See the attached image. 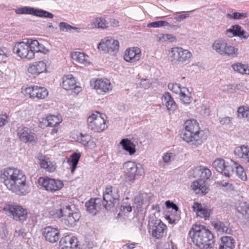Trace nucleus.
<instances>
[{"mask_svg":"<svg viewBox=\"0 0 249 249\" xmlns=\"http://www.w3.org/2000/svg\"><path fill=\"white\" fill-rule=\"evenodd\" d=\"M0 177L8 189L18 195H26L28 192L26 177L20 170L5 169L0 172Z\"/></svg>","mask_w":249,"mask_h":249,"instance_id":"f257e3e1","label":"nucleus"},{"mask_svg":"<svg viewBox=\"0 0 249 249\" xmlns=\"http://www.w3.org/2000/svg\"><path fill=\"white\" fill-rule=\"evenodd\" d=\"M189 235L193 243L200 249H211L214 245L213 234L203 225H194Z\"/></svg>","mask_w":249,"mask_h":249,"instance_id":"f03ea898","label":"nucleus"},{"mask_svg":"<svg viewBox=\"0 0 249 249\" xmlns=\"http://www.w3.org/2000/svg\"><path fill=\"white\" fill-rule=\"evenodd\" d=\"M184 129L182 130L181 137L182 139L193 146H197L203 143L201 135L202 131L196 120H189L184 123Z\"/></svg>","mask_w":249,"mask_h":249,"instance_id":"7ed1b4c3","label":"nucleus"},{"mask_svg":"<svg viewBox=\"0 0 249 249\" xmlns=\"http://www.w3.org/2000/svg\"><path fill=\"white\" fill-rule=\"evenodd\" d=\"M56 217L61 218V221L66 226L72 227L79 220L80 214L74 204L63 203L55 213Z\"/></svg>","mask_w":249,"mask_h":249,"instance_id":"20e7f679","label":"nucleus"},{"mask_svg":"<svg viewBox=\"0 0 249 249\" xmlns=\"http://www.w3.org/2000/svg\"><path fill=\"white\" fill-rule=\"evenodd\" d=\"M212 48L216 53L229 57H237L238 49L230 44L228 40L223 38L215 39L212 45Z\"/></svg>","mask_w":249,"mask_h":249,"instance_id":"39448f33","label":"nucleus"},{"mask_svg":"<svg viewBox=\"0 0 249 249\" xmlns=\"http://www.w3.org/2000/svg\"><path fill=\"white\" fill-rule=\"evenodd\" d=\"M168 56L172 64L178 65H185L190 62L192 53L188 50L176 47L169 51Z\"/></svg>","mask_w":249,"mask_h":249,"instance_id":"423d86ee","label":"nucleus"},{"mask_svg":"<svg viewBox=\"0 0 249 249\" xmlns=\"http://www.w3.org/2000/svg\"><path fill=\"white\" fill-rule=\"evenodd\" d=\"M125 181L133 183L140 176L144 173L142 165L135 162L128 161L125 162L123 165Z\"/></svg>","mask_w":249,"mask_h":249,"instance_id":"0eeeda50","label":"nucleus"},{"mask_svg":"<svg viewBox=\"0 0 249 249\" xmlns=\"http://www.w3.org/2000/svg\"><path fill=\"white\" fill-rule=\"evenodd\" d=\"M106 116L97 112L90 115L87 119L88 127L89 129L97 132H100L107 128L105 122Z\"/></svg>","mask_w":249,"mask_h":249,"instance_id":"6e6552de","label":"nucleus"},{"mask_svg":"<svg viewBox=\"0 0 249 249\" xmlns=\"http://www.w3.org/2000/svg\"><path fill=\"white\" fill-rule=\"evenodd\" d=\"M3 210L9 216L17 221H23L27 218V210L22 207L15 204H6L3 207Z\"/></svg>","mask_w":249,"mask_h":249,"instance_id":"1a4fd4ad","label":"nucleus"},{"mask_svg":"<svg viewBox=\"0 0 249 249\" xmlns=\"http://www.w3.org/2000/svg\"><path fill=\"white\" fill-rule=\"evenodd\" d=\"M119 197L117 191H113L112 186H107L103 193L101 202L102 206L107 210H110L115 206Z\"/></svg>","mask_w":249,"mask_h":249,"instance_id":"9d476101","label":"nucleus"},{"mask_svg":"<svg viewBox=\"0 0 249 249\" xmlns=\"http://www.w3.org/2000/svg\"><path fill=\"white\" fill-rule=\"evenodd\" d=\"M232 164L233 165L232 160L226 162L223 159L221 158L215 159L213 164V167L217 172H220L227 177H230L233 175Z\"/></svg>","mask_w":249,"mask_h":249,"instance_id":"9b49d317","label":"nucleus"},{"mask_svg":"<svg viewBox=\"0 0 249 249\" xmlns=\"http://www.w3.org/2000/svg\"><path fill=\"white\" fill-rule=\"evenodd\" d=\"M38 182L40 186L50 192L59 190L64 186L63 182L60 180L42 177L38 179Z\"/></svg>","mask_w":249,"mask_h":249,"instance_id":"f8f14e48","label":"nucleus"},{"mask_svg":"<svg viewBox=\"0 0 249 249\" xmlns=\"http://www.w3.org/2000/svg\"><path fill=\"white\" fill-rule=\"evenodd\" d=\"M22 92L30 98L35 99H44L48 95L47 89L44 87L30 86L22 89Z\"/></svg>","mask_w":249,"mask_h":249,"instance_id":"ddd939ff","label":"nucleus"},{"mask_svg":"<svg viewBox=\"0 0 249 249\" xmlns=\"http://www.w3.org/2000/svg\"><path fill=\"white\" fill-rule=\"evenodd\" d=\"M13 51L18 56L21 58L32 59L34 58L32 51H30L29 46L26 42H20L16 44L13 48Z\"/></svg>","mask_w":249,"mask_h":249,"instance_id":"4468645a","label":"nucleus"},{"mask_svg":"<svg viewBox=\"0 0 249 249\" xmlns=\"http://www.w3.org/2000/svg\"><path fill=\"white\" fill-rule=\"evenodd\" d=\"M99 50L105 52H114L118 50L119 47V42L112 38L103 39L98 46Z\"/></svg>","mask_w":249,"mask_h":249,"instance_id":"2eb2a0df","label":"nucleus"},{"mask_svg":"<svg viewBox=\"0 0 249 249\" xmlns=\"http://www.w3.org/2000/svg\"><path fill=\"white\" fill-rule=\"evenodd\" d=\"M149 228L152 227V235L157 239H160L163 235L166 226L160 219H152L149 222Z\"/></svg>","mask_w":249,"mask_h":249,"instance_id":"dca6fc26","label":"nucleus"},{"mask_svg":"<svg viewBox=\"0 0 249 249\" xmlns=\"http://www.w3.org/2000/svg\"><path fill=\"white\" fill-rule=\"evenodd\" d=\"M43 235L47 241L54 243L59 240L60 232L57 228L48 226L43 229Z\"/></svg>","mask_w":249,"mask_h":249,"instance_id":"f3484780","label":"nucleus"},{"mask_svg":"<svg viewBox=\"0 0 249 249\" xmlns=\"http://www.w3.org/2000/svg\"><path fill=\"white\" fill-rule=\"evenodd\" d=\"M91 86L99 93L107 92L111 89V84L107 79H98L91 83Z\"/></svg>","mask_w":249,"mask_h":249,"instance_id":"a211bd4d","label":"nucleus"},{"mask_svg":"<svg viewBox=\"0 0 249 249\" xmlns=\"http://www.w3.org/2000/svg\"><path fill=\"white\" fill-rule=\"evenodd\" d=\"M62 86L67 90H73L75 93H79L81 91V88L76 86V80L71 74L64 75L63 77Z\"/></svg>","mask_w":249,"mask_h":249,"instance_id":"6ab92c4d","label":"nucleus"},{"mask_svg":"<svg viewBox=\"0 0 249 249\" xmlns=\"http://www.w3.org/2000/svg\"><path fill=\"white\" fill-rule=\"evenodd\" d=\"M224 34L229 37L236 36L243 37L245 39H247L249 36V34L243 30L239 25L231 26V28L225 31Z\"/></svg>","mask_w":249,"mask_h":249,"instance_id":"aec40b11","label":"nucleus"},{"mask_svg":"<svg viewBox=\"0 0 249 249\" xmlns=\"http://www.w3.org/2000/svg\"><path fill=\"white\" fill-rule=\"evenodd\" d=\"M60 249H76L78 246L77 238L67 235L62 237L59 242Z\"/></svg>","mask_w":249,"mask_h":249,"instance_id":"412c9836","label":"nucleus"},{"mask_svg":"<svg viewBox=\"0 0 249 249\" xmlns=\"http://www.w3.org/2000/svg\"><path fill=\"white\" fill-rule=\"evenodd\" d=\"M18 136L20 140L25 142H35L37 140L36 135L32 133L30 129L26 127L19 130Z\"/></svg>","mask_w":249,"mask_h":249,"instance_id":"4be33fe9","label":"nucleus"},{"mask_svg":"<svg viewBox=\"0 0 249 249\" xmlns=\"http://www.w3.org/2000/svg\"><path fill=\"white\" fill-rule=\"evenodd\" d=\"M101 202L102 198H91L85 203L87 211L95 215L101 209V206H102Z\"/></svg>","mask_w":249,"mask_h":249,"instance_id":"5701e85b","label":"nucleus"},{"mask_svg":"<svg viewBox=\"0 0 249 249\" xmlns=\"http://www.w3.org/2000/svg\"><path fill=\"white\" fill-rule=\"evenodd\" d=\"M125 61L130 62H135L138 61L141 57V50L138 48L127 49L124 55Z\"/></svg>","mask_w":249,"mask_h":249,"instance_id":"b1692460","label":"nucleus"},{"mask_svg":"<svg viewBox=\"0 0 249 249\" xmlns=\"http://www.w3.org/2000/svg\"><path fill=\"white\" fill-rule=\"evenodd\" d=\"M191 187L196 194L201 196L206 195L209 191L206 181L203 179H198L194 181Z\"/></svg>","mask_w":249,"mask_h":249,"instance_id":"393cba45","label":"nucleus"},{"mask_svg":"<svg viewBox=\"0 0 249 249\" xmlns=\"http://www.w3.org/2000/svg\"><path fill=\"white\" fill-rule=\"evenodd\" d=\"M234 153L236 158L241 161L245 163L249 162V146L237 147L234 149Z\"/></svg>","mask_w":249,"mask_h":249,"instance_id":"a878e982","label":"nucleus"},{"mask_svg":"<svg viewBox=\"0 0 249 249\" xmlns=\"http://www.w3.org/2000/svg\"><path fill=\"white\" fill-rule=\"evenodd\" d=\"M193 211L196 212V214L201 217H204L205 219L209 218L211 214V210L205 207H203L200 204L197 202L194 203L192 206Z\"/></svg>","mask_w":249,"mask_h":249,"instance_id":"bb28decb","label":"nucleus"},{"mask_svg":"<svg viewBox=\"0 0 249 249\" xmlns=\"http://www.w3.org/2000/svg\"><path fill=\"white\" fill-rule=\"evenodd\" d=\"M162 104L169 111H174L176 107V104L169 92H165L161 98Z\"/></svg>","mask_w":249,"mask_h":249,"instance_id":"cd10ccee","label":"nucleus"},{"mask_svg":"<svg viewBox=\"0 0 249 249\" xmlns=\"http://www.w3.org/2000/svg\"><path fill=\"white\" fill-rule=\"evenodd\" d=\"M46 71V65L43 61H39L36 64L29 66L28 71L29 73L38 75Z\"/></svg>","mask_w":249,"mask_h":249,"instance_id":"c85d7f7f","label":"nucleus"},{"mask_svg":"<svg viewBox=\"0 0 249 249\" xmlns=\"http://www.w3.org/2000/svg\"><path fill=\"white\" fill-rule=\"evenodd\" d=\"M215 230L220 233H230L231 231L229 227V224L227 222H222L220 221H213L212 223Z\"/></svg>","mask_w":249,"mask_h":249,"instance_id":"c756f323","label":"nucleus"},{"mask_svg":"<svg viewBox=\"0 0 249 249\" xmlns=\"http://www.w3.org/2000/svg\"><path fill=\"white\" fill-rule=\"evenodd\" d=\"M237 211L249 220V204L246 201H239L236 206Z\"/></svg>","mask_w":249,"mask_h":249,"instance_id":"7c9ffc66","label":"nucleus"},{"mask_svg":"<svg viewBox=\"0 0 249 249\" xmlns=\"http://www.w3.org/2000/svg\"><path fill=\"white\" fill-rule=\"evenodd\" d=\"M234 247V240L230 236H223L219 249H233Z\"/></svg>","mask_w":249,"mask_h":249,"instance_id":"2f4dec72","label":"nucleus"},{"mask_svg":"<svg viewBox=\"0 0 249 249\" xmlns=\"http://www.w3.org/2000/svg\"><path fill=\"white\" fill-rule=\"evenodd\" d=\"M72 59L77 63L88 65L89 63L87 60V56L84 53L74 52L71 54Z\"/></svg>","mask_w":249,"mask_h":249,"instance_id":"473e14b6","label":"nucleus"},{"mask_svg":"<svg viewBox=\"0 0 249 249\" xmlns=\"http://www.w3.org/2000/svg\"><path fill=\"white\" fill-rule=\"evenodd\" d=\"M120 144L124 150L129 152L130 155L134 154L136 152L135 145L130 140L127 139H122Z\"/></svg>","mask_w":249,"mask_h":249,"instance_id":"72a5a7b5","label":"nucleus"},{"mask_svg":"<svg viewBox=\"0 0 249 249\" xmlns=\"http://www.w3.org/2000/svg\"><path fill=\"white\" fill-rule=\"evenodd\" d=\"M80 156V153L75 152L73 153L70 158L67 160V162L71 166V171L72 173H74L77 167Z\"/></svg>","mask_w":249,"mask_h":249,"instance_id":"f704fd0d","label":"nucleus"},{"mask_svg":"<svg viewBox=\"0 0 249 249\" xmlns=\"http://www.w3.org/2000/svg\"><path fill=\"white\" fill-rule=\"evenodd\" d=\"M233 174H234V170L235 169V174L239 178L243 181L247 180V177L244 170L242 166L238 164L237 162L233 161Z\"/></svg>","mask_w":249,"mask_h":249,"instance_id":"c9c22d12","label":"nucleus"},{"mask_svg":"<svg viewBox=\"0 0 249 249\" xmlns=\"http://www.w3.org/2000/svg\"><path fill=\"white\" fill-rule=\"evenodd\" d=\"M233 70L241 74L249 75V66L247 64L242 63H236L232 64Z\"/></svg>","mask_w":249,"mask_h":249,"instance_id":"e433bc0d","label":"nucleus"},{"mask_svg":"<svg viewBox=\"0 0 249 249\" xmlns=\"http://www.w3.org/2000/svg\"><path fill=\"white\" fill-rule=\"evenodd\" d=\"M179 95L180 100L184 104L188 105L192 101V97L191 96L188 89L185 87H183L182 92Z\"/></svg>","mask_w":249,"mask_h":249,"instance_id":"4c0bfd02","label":"nucleus"},{"mask_svg":"<svg viewBox=\"0 0 249 249\" xmlns=\"http://www.w3.org/2000/svg\"><path fill=\"white\" fill-rule=\"evenodd\" d=\"M92 25L95 27L101 29H106L108 27V22L105 18L103 17L95 18L91 22Z\"/></svg>","mask_w":249,"mask_h":249,"instance_id":"58836bf2","label":"nucleus"},{"mask_svg":"<svg viewBox=\"0 0 249 249\" xmlns=\"http://www.w3.org/2000/svg\"><path fill=\"white\" fill-rule=\"evenodd\" d=\"M156 40L158 42H173L176 41V37L171 34H160L157 35Z\"/></svg>","mask_w":249,"mask_h":249,"instance_id":"ea45409f","label":"nucleus"},{"mask_svg":"<svg viewBox=\"0 0 249 249\" xmlns=\"http://www.w3.org/2000/svg\"><path fill=\"white\" fill-rule=\"evenodd\" d=\"M62 120L61 118L54 115H49L46 118V121L48 122L47 126L51 127H56L59 125Z\"/></svg>","mask_w":249,"mask_h":249,"instance_id":"a19ab883","label":"nucleus"},{"mask_svg":"<svg viewBox=\"0 0 249 249\" xmlns=\"http://www.w3.org/2000/svg\"><path fill=\"white\" fill-rule=\"evenodd\" d=\"M40 165L41 168L44 169L49 172H53L55 170V166L50 161L47 160H42L40 162Z\"/></svg>","mask_w":249,"mask_h":249,"instance_id":"79ce46f5","label":"nucleus"},{"mask_svg":"<svg viewBox=\"0 0 249 249\" xmlns=\"http://www.w3.org/2000/svg\"><path fill=\"white\" fill-rule=\"evenodd\" d=\"M34 16L40 18H53L54 17V15L52 13L42 9L37 8H35Z\"/></svg>","mask_w":249,"mask_h":249,"instance_id":"37998d69","label":"nucleus"},{"mask_svg":"<svg viewBox=\"0 0 249 249\" xmlns=\"http://www.w3.org/2000/svg\"><path fill=\"white\" fill-rule=\"evenodd\" d=\"M35 11V8L26 6L18 8L15 10V12L17 14H28L32 15L33 16L34 15Z\"/></svg>","mask_w":249,"mask_h":249,"instance_id":"c03bdc74","label":"nucleus"},{"mask_svg":"<svg viewBox=\"0 0 249 249\" xmlns=\"http://www.w3.org/2000/svg\"><path fill=\"white\" fill-rule=\"evenodd\" d=\"M170 208L172 209V210L174 211V213L175 214L173 215L172 214L168 215H166V218L167 220H168L169 223H175L176 221L179 220V215L178 214V208L176 209L172 206V207Z\"/></svg>","mask_w":249,"mask_h":249,"instance_id":"a18cd8bd","label":"nucleus"},{"mask_svg":"<svg viewBox=\"0 0 249 249\" xmlns=\"http://www.w3.org/2000/svg\"><path fill=\"white\" fill-rule=\"evenodd\" d=\"M237 116L239 118L247 119L249 120V109L248 107H240L237 110Z\"/></svg>","mask_w":249,"mask_h":249,"instance_id":"49530a36","label":"nucleus"},{"mask_svg":"<svg viewBox=\"0 0 249 249\" xmlns=\"http://www.w3.org/2000/svg\"><path fill=\"white\" fill-rule=\"evenodd\" d=\"M199 171L200 172V179L205 180L210 178L211 176V171L207 167L200 166Z\"/></svg>","mask_w":249,"mask_h":249,"instance_id":"de8ad7c7","label":"nucleus"},{"mask_svg":"<svg viewBox=\"0 0 249 249\" xmlns=\"http://www.w3.org/2000/svg\"><path fill=\"white\" fill-rule=\"evenodd\" d=\"M248 16L247 13H238L234 12L232 14H227L226 18L233 19H240L243 18H246Z\"/></svg>","mask_w":249,"mask_h":249,"instance_id":"09e8293b","label":"nucleus"},{"mask_svg":"<svg viewBox=\"0 0 249 249\" xmlns=\"http://www.w3.org/2000/svg\"><path fill=\"white\" fill-rule=\"evenodd\" d=\"M27 44L29 46L30 51H32L33 53L35 55V53L36 52L39 42L36 40H33L32 39H28L27 41Z\"/></svg>","mask_w":249,"mask_h":249,"instance_id":"8fccbe9b","label":"nucleus"},{"mask_svg":"<svg viewBox=\"0 0 249 249\" xmlns=\"http://www.w3.org/2000/svg\"><path fill=\"white\" fill-rule=\"evenodd\" d=\"M91 137L89 135L85 133L83 134L81 133L80 137L78 138V141H80L83 145L87 146L90 142Z\"/></svg>","mask_w":249,"mask_h":249,"instance_id":"3c124183","label":"nucleus"},{"mask_svg":"<svg viewBox=\"0 0 249 249\" xmlns=\"http://www.w3.org/2000/svg\"><path fill=\"white\" fill-rule=\"evenodd\" d=\"M9 49L4 46H0V62L9 57Z\"/></svg>","mask_w":249,"mask_h":249,"instance_id":"603ef678","label":"nucleus"},{"mask_svg":"<svg viewBox=\"0 0 249 249\" xmlns=\"http://www.w3.org/2000/svg\"><path fill=\"white\" fill-rule=\"evenodd\" d=\"M168 89L175 93L179 94L182 92L183 87H181L178 84L169 83L168 85Z\"/></svg>","mask_w":249,"mask_h":249,"instance_id":"864d4df0","label":"nucleus"},{"mask_svg":"<svg viewBox=\"0 0 249 249\" xmlns=\"http://www.w3.org/2000/svg\"><path fill=\"white\" fill-rule=\"evenodd\" d=\"M59 29L60 31L67 32L70 31L71 29H76L74 27H72L71 25L64 22H61L59 24Z\"/></svg>","mask_w":249,"mask_h":249,"instance_id":"5fc2aeb1","label":"nucleus"},{"mask_svg":"<svg viewBox=\"0 0 249 249\" xmlns=\"http://www.w3.org/2000/svg\"><path fill=\"white\" fill-rule=\"evenodd\" d=\"M232 118L230 117H225L219 119V123L222 125H229L231 123Z\"/></svg>","mask_w":249,"mask_h":249,"instance_id":"6e6d98bb","label":"nucleus"},{"mask_svg":"<svg viewBox=\"0 0 249 249\" xmlns=\"http://www.w3.org/2000/svg\"><path fill=\"white\" fill-rule=\"evenodd\" d=\"M189 17V15L188 14H185L175 17L174 19L176 21V22H181L182 20L186 18H188Z\"/></svg>","mask_w":249,"mask_h":249,"instance_id":"4d7b16f0","label":"nucleus"},{"mask_svg":"<svg viewBox=\"0 0 249 249\" xmlns=\"http://www.w3.org/2000/svg\"><path fill=\"white\" fill-rule=\"evenodd\" d=\"M134 203L137 205V207L141 206L142 204V198L140 195H138L134 198Z\"/></svg>","mask_w":249,"mask_h":249,"instance_id":"13d9d810","label":"nucleus"},{"mask_svg":"<svg viewBox=\"0 0 249 249\" xmlns=\"http://www.w3.org/2000/svg\"><path fill=\"white\" fill-rule=\"evenodd\" d=\"M235 87L232 84H228L224 86L223 90L228 92H232Z\"/></svg>","mask_w":249,"mask_h":249,"instance_id":"bf43d9fd","label":"nucleus"},{"mask_svg":"<svg viewBox=\"0 0 249 249\" xmlns=\"http://www.w3.org/2000/svg\"><path fill=\"white\" fill-rule=\"evenodd\" d=\"M172 155V153H166V154H165L162 158L163 162L165 163H168L170 162Z\"/></svg>","mask_w":249,"mask_h":249,"instance_id":"052dcab7","label":"nucleus"},{"mask_svg":"<svg viewBox=\"0 0 249 249\" xmlns=\"http://www.w3.org/2000/svg\"><path fill=\"white\" fill-rule=\"evenodd\" d=\"M148 27L150 28H158L161 27V23L160 21H155L151 23H149L147 25Z\"/></svg>","mask_w":249,"mask_h":249,"instance_id":"680f3d73","label":"nucleus"},{"mask_svg":"<svg viewBox=\"0 0 249 249\" xmlns=\"http://www.w3.org/2000/svg\"><path fill=\"white\" fill-rule=\"evenodd\" d=\"M7 116L5 115L0 116V127L4 125L7 122Z\"/></svg>","mask_w":249,"mask_h":249,"instance_id":"e2e57ef3","label":"nucleus"},{"mask_svg":"<svg viewBox=\"0 0 249 249\" xmlns=\"http://www.w3.org/2000/svg\"><path fill=\"white\" fill-rule=\"evenodd\" d=\"M38 47V48L37 50L36 53L40 52L46 54L49 52L48 50L44 47L42 45L39 44Z\"/></svg>","mask_w":249,"mask_h":249,"instance_id":"0e129e2a","label":"nucleus"},{"mask_svg":"<svg viewBox=\"0 0 249 249\" xmlns=\"http://www.w3.org/2000/svg\"><path fill=\"white\" fill-rule=\"evenodd\" d=\"M161 26H168L171 28H177L178 27L176 25L171 24L166 21H160Z\"/></svg>","mask_w":249,"mask_h":249,"instance_id":"69168bd1","label":"nucleus"},{"mask_svg":"<svg viewBox=\"0 0 249 249\" xmlns=\"http://www.w3.org/2000/svg\"><path fill=\"white\" fill-rule=\"evenodd\" d=\"M16 233H18V235L22 238H24L26 235V232L24 229H20L18 231H16Z\"/></svg>","mask_w":249,"mask_h":249,"instance_id":"338daca9","label":"nucleus"},{"mask_svg":"<svg viewBox=\"0 0 249 249\" xmlns=\"http://www.w3.org/2000/svg\"><path fill=\"white\" fill-rule=\"evenodd\" d=\"M162 249H174L173 243L172 242L170 244L169 243H165Z\"/></svg>","mask_w":249,"mask_h":249,"instance_id":"774afa93","label":"nucleus"}]
</instances>
